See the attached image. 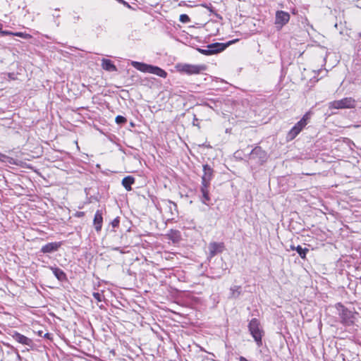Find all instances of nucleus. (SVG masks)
<instances>
[{
	"label": "nucleus",
	"instance_id": "nucleus-12",
	"mask_svg": "<svg viewBox=\"0 0 361 361\" xmlns=\"http://www.w3.org/2000/svg\"><path fill=\"white\" fill-rule=\"evenodd\" d=\"M234 41H231L226 44L215 42L207 45V48L211 49L212 54H215L223 51L228 45L232 44Z\"/></svg>",
	"mask_w": 361,
	"mask_h": 361
},
{
	"label": "nucleus",
	"instance_id": "nucleus-27",
	"mask_svg": "<svg viewBox=\"0 0 361 361\" xmlns=\"http://www.w3.org/2000/svg\"><path fill=\"white\" fill-rule=\"evenodd\" d=\"M119 223H120L119 218H118V217H117V218L114 219L111 221V226H112V227H113V228H116V227H118V226H119Z\"/></svg>",
	"mask_w": 361,
	"mask_h": 361
},
{
	"label": "nucleus",
	"instance_id": "nucleus-38",
	"mask_svg": "<svg viewBox=\"0 0 361 361\" xmlns=\"http://www.w3.org/2000/svg\"><path fill=\"white\" fill-rule=\"evenodd\" d=\"M55 23H56V25H57V26H59V24H60V23H59V22H56V20H55Z\"/></svg>",
	"mask_w": 361,
	"mask_h": 361
},
{
	"label": "nucleus",
	"instance_id": "nucleus-28",
	"mask_svg": "<svg viewBox=\"0 0 361 361\" xmlns=\"http://www.w3.org/2000/svg\"><path fill=\"white\" fill-rule=\"evenodd\" d=\"M2 27H3V25L2 24L0 23V33L2 35H9L10 34H12L11 32L10 31H7V30H2Z\"/></svg>",
	"mask_w": 361,
	"mask_h": 361
},
{
	"label": "nucleus",
	"instance_id": "nucleus-15",
	"mask_svg": "<svg viewBox=\"0 0 361 361\" xmlns=\"http://www.w3.org/2000/svg\"><path fill=\"white\" fill-rule=\"evenodd\" d=\"M312 113L310 111L307 112L302 118L295 125V126L298 127L301 131L303 128L307 125L310 118H311Z\"/></svg>",
	"mask_w": 361,
	"mask_h": 361
},
{
	"label": "nucleus",
	"instance_id": "nucleus-29",
	"mask_svg": "<svg viewBox=\"0 0 361 361\" xmlns=\"http://www.w3.org/2000/svg\"><path fill=\"white\" fill-rule=\"evenodd\" d=\"M73 23H77L80 20V16H73Z\"/></svg>",
	"mask_w": 361,
	"mask_h": 361
},
{
	"label": "nucleus",
	"instance_id": "nucleus-7",
	"mask_svg": "<svg viewBox=\"0 0 361 361\" xmlns=\"http://www.w3.org/2000/svg\"><path fill=\"white\" fill-rule=\"evenodd\" d=\"M250 159L257 163L262 164L267 159V152L261 147H255L250 152Z\"/></svg>",
	"mask_w": 361,
	"mask_h": 361
},
{
	"label": "nucleus",
	"instance_id": "nucleus-20",
	"mask_svg": "<svg viewBox=\"0 0 361 361\" xmlns=\"http://www.w3.org/2000/svg\"><path fill=\"white\" fill-rule=\"evenodd\" d=\"M301 132V130L296 126H293L288 133L287 137L288 140H292Z\"/></svg>",
	"mask_w": 361,
	"mask_h": 361
},
{
	"label": "nucleus",
	"instance_id": "nucleus-4",
	"mask_svg": "<svg viewBox=\"0 0 361 361\" xmlns=\"http://www.w3.org/2000/svg\"><path fill=\"white\" fill-rule=\"evenodd\" d=\"M337 310L339 312L338 314L343 324L345 326H350L355 323L356 319V312L347 309L341 303L337 304Z\"/></svg>",
	"mask_w": 361,
	"mask_h": 361
},
{
	"label": "nucleus",
	"instance_id": "nucleus-17",
	"mask_svg": "<svg viewBox=\"0 0 361 361\" xmlns=\"http://www.w3.org/2000/svg\"><path fill=\"white\" fill-rule=\"evenodd\" d=\"M135 178L131 176H128L123 178L122 185L126 188V190L130 191L132 190L131 185L134 184Z\"/></svg>",
	"mask_w": 361,
	"mask_h": 361
},
{
	"label": "nucleus",
	"instance_id": "nucleus-32",
	"mask_svg": "<svg viewBox=\"0 0 361 361\" xmlns=\"http://www.w3.org/2000/svg\"><path fill=\"white\" fill-rule=\"evenodd\" d=\"M53 17L55 18H57L60 17V15H59V13H54L53 14Z\"/></svg>",
	"mask_w": 361,
	"mask_h": 361
},
{
	"label": "nucleus",
	"instance_id": "nucleus-37",
	"mask_svg": "<svg viewBox=\"0 0 361 361\" xmlns=\"http://www.w3.org/2000/svg\"><path fill=\"white\" fill-rule=\"evenodd\" d=\"M49 334L48 333L44 335V337H47V338H49Z\"/></svg>",
	"mask_w": 361,
	"mask_h": 361
},
{
	"label": "nucleus",
	"instance_id": "nucleus-11",
	"mask_svg": "<svg viewBox=\"0 0 361 361\" xmlns=\"http://www.w3.org/2000/svg\"><path fill=\"white\" fill-rule=\"evenodd\" d=\"M62 245L61 242H52L43 245L40 249V252L48 254L56 252Z\"/></svg>",
	"mask_w": 361,
	"mask_h": 361
},
{
	"label": "nucleus",
	"instance_id": "nucleus-1",
	"mask_svg": "<svg viewBox=\"0 0 361 361\" xmlns=\"http://www.w3.org/2000/svg\"><path fill=\"white\" fill-rule=\"evenodd\" d=\"M203 172L204 173L202 176V185L200 188L202 202V203L209 205L210 202L209 188L210 185V181L214 176V171L209 165L204 164L203 165Z\"/></svg>",
	"mask_w": 361,
	"mask_h": 361
},
{
	"label": "nucleus",
	"instance_id": "nucleus-2",
	"mask_svg": "<svg viewBox=\"0 0 361 361\" xmlns=\"http://www.w3.org/2000/svg\"><path fill=\"white\" fill-rule=\"evenodd\" d=\"M248 329L254 338L258 347L262 345V337L264 334V330L261 326L259 321L256 319H252L248 324Z\"/></svg>",
	"mask_w": 361,
	"mask_h": 361
},
{
	"label": "nucleus",
	"instance_id": "nucleus-31",
	"mask_svg": "<svg viewBox=\"0 0 361 361\" xmlns=\"http://www.w3.org/2000/svg\"><path fill=\"white\" fill-rule=\"evenodd\" d=\"M221 277V275H216V276H212V278L214 279H220Z\"/></svg>",
	"mask_w": 361,
	"mask_h": 361
},
{
	"label": "nucleus",
	"instance_id": "nucleus-14",
	"mask_svg": "<svg viewBox=\"0 0 361 361\" xmlns=\"http://www.w3.org/2000/svg\"><path fill=\"white\" fill-rule=\"evenodd\" d=\"M49 269L59 281L63 282L68 280L66 273L62 269L56 267H49Z\"/></svg>",
	"mask_w": 361,
	"mask_h": 361
},
{
	"label": "nucleus",
	"instance_id": "nucleus-10",
	"mask_svg": "<svg viewBox=\"0 0 361 361\" xmlns=\"http://www.w3.org/2000/svg\"><path fill=\"white\" fill-rule=\"evenodd\" d=\"M208 249L209 251V256L212 258L217 254L223 252L224 249V244L223 243L212 242L209 244Z\"/></svg>",
	"mask_w": 361,
	"mask_h": 361
},
{
	"label": "nucleus",
	"instance_id": "nucleus-8",
	"mask_svg": "<svg viewBox=\"0 0 361 361\" xmlns=\"http://www.w3.org/2000/svg\"><path fill=\"white\" fill-rule=\"evenodd\" d=\"M9 335L12 338L18 343L32 348L33 341L31 338L18 333L16 331H12Z\"/></svg>",
	"mask_w": 361,
	"mask_h": 361
},
{
	"label": "nucleus",
	"instance_id": "nucleus-19",
	"mask_svg": "<svg viewBox=\"0 0 361 361\" xmlns=\"http://www.w3.org/2000/svg\"><path fill=\"white\" fill-rule=\"evenodd\" d=\"M301 132V130L296 126H293L288 133L287 137L288 140H292Z\"/></svg>",
	"mask_w": 361,
	"mask_h": 361
},
{
	"label": "nucleus",
	"instance_id": "nucleus-21",
	"mask_svg": "<svg viewBox=\"0 0 361 361\" xmlns=\"http://www.w3.org/2000/svg\"><path fill=\"white\" fill-rule=\"evenodd\" d=\"M295 250L302 259L306 258V255L309 252V250L306 247L303 248L300 245L295 247Z\"/></svg>",
	"mask_w": 361,
	"mask_h": 361
},
{
	"label": "nucleus",
	"instance_id": "nucleus-35",
	"mask_svg": "<svg viewBox=\"0 0 361 361\" xmlns=\"http://www.w3.org/2000/svg\"><path fill=\"white\" fill-rule=\"evenodd\" d=\"M114 250H119V247H114L113 248Z\"/></svg>",
	"mask_w": 361,
	"mask_h": 361
},
{
	"label": "nucleus",
	"instance_id": "nucleus-40",
	"mask_svg": "<svg viewBox=\"0 0 361 361\" xmlns=\"http://www.w3.org/2000/svg\"><path fill=\"white\" fill-rule=\"evenodd\" d=\"M359 37H361V32L358 34Z\"/></svg>",
	"mask_w": 361,
	"mask_h": 361
},
{
	"label": "nucleus",
	"instance_id": "nucleus-33",
	"mask_svg": "<svg viewBox=\"0 0 361 361\" xmlns=\"http://www.w3.org/2000/svg\"><path fill=\"white\" fill-rule=\"evenodd\" d=\"M195 121H197V118H196V116H195V117H194V119H193V121H192V124H193V126H197V124H196V123H195Z\"/></svg>",
	"mask_w": 361,
	"mask_h": 361
},
{
	"label": "nucleus",
	"instance_id": "nucleus-34",
	"mask_svg": "<svg viewBox=\"0 0 361 361\" xmlns=\"http://www.w3.org/2000/svg\"><path fill=\"white\" fill-rule=\"evenodd\" d=\"M295 247H296V246H295V245H290V249H291L292 250H295Z\"/></svg>",
	"mask_w": 361,
	"mask_h": 361
},
{
	"label": "nucleus",
	"instance_id": "nucleus-16",
	"mask_svg": "<svg viewBox=\"0 0 361 361\" xmlns=\"http://www.w3.org/2000/svg\"><path fill=\"white\" fill-rule=\"evenodd\" d=\"M102 67L105 71H110V72L117 71V68L113 63V62L111 60L106 59H102Z\"/></svg>",
	"mask_w": 361,
	"mask_h": 361
},
{
	"label": "nucleus",
	"instance_id": "nucleus-5",
	"mask_svg": "<svg viewBox=\"0 0 361 361\" xmlns=\"http://www.w3.org/2000/svg\"><path fill=\"white\" fill-rule=\"evenodd\" d=\"M356 106L355 100L352 97H345L340 100H335L329 104L330 109H353Z\"/></svg>",
	"mask_w": 361,
	"mask_h": 361
},
{
	"label": "nucleus",
	"instance_id": "nucleus-24",
	"mask_svg": "<svg viewBox=\"0 0 361 361\" xmlns=\"http://www.w3.org/2000/svg\"><path fill=\"white\" fill-rule=\"evenodd\" d=\"M92 296L97 302H102L104 300L103 294L99 292H94Z\"/></svg>",
	"mask_w": 361,
	"mask_h": 361
},
{
	"label": "nucleus",
	"instance_id": "nucleus-6",
	"mask_svg": "<svg viewBox=\"0 0 361 361\" xmlns=\"http://www.w3.org/2000/svg\"><path fill=\"white\" fill-rule=\"evenodd\" d=\"M177 68L179 71L188 75L198 74L206 70V66L204 65H193L188 63L178 64Z\"/></svg>",
	"mask_w": 361,
	"mask_h": 361
},
{
	"label": "nucleus",
	"instance_id": "nucleus-22",
	"mask_svg": "<svg viewBox=\"0 0 361 361\" xmlns=\"http://www.w3.org/2000/svg\"><path fill=\"white\" fill-rule=\"evenodd\" d=\"M9 35H15V36H18V37H20L23 39H30L32 37V36L30 35V34H27V33H25V32H12V34H10Z\"/></svg>",
	"mask_w": 361,
	"mask_h": 361
},
{
	"label": "nucleus",
	"instance_id": "nucleus-30",
	"mask_svg": "<svg viewBox=\"0 0 361 361\" xmlns=\"http://www.w3.org/2000/svg\"><path fill=\"white\" fill-rule=\"evenodd\" d=\"M239 361H248L245 357L240 356L239 357Z\"/></svg>",
	"mask_w": 361,
	"mask_h": 361
},
{
	"label": "nucleus",
	"instance_id": "nucleus-26",
	"mask_svg": "<svg viewBox=\"0 0 361 361\" xmlns=\"http://www.w3.org/2000/svg\"><path fill=\"white\" fill-rule=\"evenodd\" d=\"M197 51L204 55H207V56L212 55L211 49H209V48H207L206 49L198 48Z\"/></svg>",
	"mask_w": 361,
	"mask_h": 361
},
{
	"label": "nucleus",
	"instance_id": "nucleus-39",
	"mask_svg": "<svg viewBox=\"0 0 361 361\" xmlns=\"http://www.w3.org/2000/svg\"><path fill=\"white\" fill-rule=\"evenodd\" d=\"M0 157H5V155L2 154H0Z\"/></svg>",
	"mask_w": 361,
	"mask_h": 361
},
{
	"label": "nucleus",
	"instance_id": "nucleus-13",
	"mask_svg": "<svg viewBox=\"0 0 361 361\" xmlns=\"http://www.w3.org/2000/svg\"><path fill=\"white\" fill-rule=\"evenodd\" d=\"M103 223L102 212L101 210H97L94 214L93 224L95 230L99 232L101 231Z\"/></svg>",
	"mask_w": 361,
	"mask_h": 361
},
{
	"label": "nucleus",
	"instance_id": "nucleus-9",
	"mask_svg": "<svg viewBox=\"0 0 361 361\" xmlns=\"http://www.w3.org/2000/svg\"><path fill=\"white\" fill-rule=\"evenodd\" d=\"M290 20V14L288 12L278 11L276 13L275 24L279 25L281 28L284 25L288 23Z\"/></svg>",
	"mask_w": 361,
	"mask_h": 361
},
{
	"label": "nucleus",
	"instance_id": "nucleus-36",
	"mask_svg": "<svg viewBox=\"0 0 361 361\" xmlns=\"http://www.w3.org/2000/svg\"><path fill=\"white\" fill-rule=\"evenodd\" d=\"M17 357H18V358L19 360H20V359H21V357H20V355L18 353H17Z\"/></svg>",
	"mask_w": 361,
	"mask_h": 361
},
{
	"label": "nucleus",
	"instance_id": "nucleus-25",
	"mask_svg": "<svg viewBox=\"0 0 361 361\" xmlns=\"http://www.w3.org/2000/svg\"><path fill=\"white\" fill-rule=\"evenodd\" d=\"M179 20L183 23H188L190 21V18L187 14H181Z\"/></svg>",
	"mask_w": 361,
	"mask_h": 361
},
{
	"label": "nucleus",
	"instance_id": "nucleus-18",
	"mask_svg": "<svg viewBox=\"0 0 361 361\" xmlns=\"http://www.w3.org/2000/svg\"><path fill=\"white\" fill-rule=\"evenodd\" d=\"M241 286H233L230 288V295L229 298H238L241 294Z\"/></svg>",
	"mask_w": 361,
	"mask_h": 361
},
{
	"label": "nucleus",
	"instance_id": "nucleus-3",
	"mask_svg": "<svg viewBox=\"0 0 361 361\" xmlns=\"http://www.w3.org/2000/svg\"><path fill=\"white\" fill-rule=\"evenodd\" d=\"M131 64L135 68L141 72L152 73L164 78L167 76V73L158 66L138 61H132Z\"/></svg>",
	"mask_w": 361,
	"mask_h": 361
},
{
	"label": "nucleus",
	"instance_id": "nucleus-23",
	"mask_svg": "<svg viewBox=\"0 0 361 361\" xmlns=\"http://www.w3.org/2000/svg\"><path fill=\"white\" fill-rule=\"evenodd\" d=\"M116 123L118 125H123L127 122V119L123 116H117L116 117Z\"/></svg>",
	"mask_w": 361,
	"mask_h": 361
}]
</instances>
